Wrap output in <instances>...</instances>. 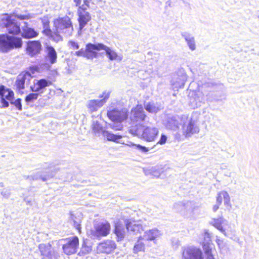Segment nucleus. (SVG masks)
Masks as SVG:
<instances>
[{"label":"nucleus","mask_w":259,"mask_h":259,"mask_svg":"<svg viewBox=\"0 0 259 259\" xmlns=\"http://www.w3.org/2000/svg\"><path fill=\"white\" fill-rule=\"evenodd\" d=\"M91 0H83V4L81 7L89 8L90 7V3H91Z\"/></svg>","instance_id":"nucleus-53"},{"label":"nucleus","mask_w":259,"mask_h":259,"mask_svg":"<svg viewBox=\"0 0 259 259\" xmlns=\"http://www.w3.org/2000/svg\"><path fill=\"white\" fill-rule=\"evenodd\" d=\"M203 237L205 241L204 243H208L210 242V235L207 230H205Z\"/></svg>","instance_id":"nucleus-50"},{"label":"nucleus","mask_w":259,"mask_h":259,"mask_svg":"<svg viewBox=\"0 0 259 259\" xmlns=\"http://www.w3.org/2000/svg\"><path fill=\"white\" fill-rule=\"evenodd\" d=\"M47 49H53V48L52 47H48Z\"/></svg>","instance_id":"nucleus-62"},{"label":"nucleus","mask_w":259,"mask_h":259,"mask_svg":"<svg viewBox=\"0 0 259 259\" xmlns=\"http://www.w3.org/2000/svg\"><path fill=\"white\" fill-rule=\"evenodd\" d=\"M31 177L33 180H38L41 179L43 181H46L48 179V177L47 176H43L41 173V172H37L35 174H33L31 175Z\"/></svg>","instance_id":"nucleus-43"},{"label":"nucleus","mask_w":259,"mask_h":259,"mask_svg":"<svg viewBox=\"0 0 259 259\" xmlns=\"http://www.w3.org/2000/svg\"><path fill=\"white\" fill-rule=\"evenodd\" d=\"M107 115L112 121L121 123L127 118V110L126 108L114 109L108 111Z\"/></svg>","instance_id":"nucleus-12"},{"label":"nucleus","mask_w":259,"mask_h":259,"mask_svg":"<svg viewBox=\"0 0 259 259\" xmlns=\"http://www.w3.org/2000/svg\"><path fill=\"white\" fill-rule=\"evenodd\" d=\"M161 231L156 228H154L145 232L144 239L148 241H153L161 235Z\"/></svg>","instance_id":"nucleus-22"},{"label":"nucleus","mask_w":259,"mask_h":259,"mask_svg":"<svg viewBox=\"0 0 259 259\" xmlns=\"http://www.w3.org/2000/svg\"><path fill=\"white\" fill-rule=\"evenodd\" d=\"M92 128L93 133L98 136L103 134V132L105 130H103V126L99 123L98 121H93Z\"/></svg>","instance_id":"nucleus-30"},{"label":"nucleus","mask_w":259,"mask_h":259,"mask_svg":"<svg viewBox=\"0 0 259 259\" xmlns=\"http://www.w3.org/2000/svg\"><path fill=\"white\" fill-rule=\"evenodd\" d=\"M38 35V33L33 28L30 27H23L22 28V36L25 38H31Z\"/></svg>","instance_id":"nucleus-27"},{"label":"nucleus","mask_w":259,"mask_h":259,"mask_svg":"<svg viewBox=\"0 0 259 259\" xmlns=\"http://www.w3.org/2000/svg\"><path fill=\"white\" fill-rule=\"evenodd\" d=\"M38 248L42 259H57L59 256V253L52 249L50 243L39 244Z\"/></svg>","instance_id":"nucleus-8"},{"label":"nucleus","mask_w":259,"mask_h":259,"mask_svg":"<svg viewBox=\"0 0 259 259\" xmlns=\"http://www.w3.org/2000/svg\"><path fill=\"white\" fill-rule=\"evenodd\" d=\"M21 102L20 99H17L16 100H12L11 104L14 105L19 111H21L22 108Z\"/></svg>","instance_id":"nucleus-45"},{"label":"nucleus","mask_w":259,"mask_h":259,"mask_svg":"<svg viewBox=\"0 0 259 259\" xmlns=\"http://www.w3.org/2000/svg\"><path fill=\"white\" fill-rule=\"evenodd\" d=\"M116 245L114 241L107 240L100 243L97 247V250L100 252L110 253L116 248Z\"/></svg>","instance_id":"nucleus-18"},{"label":"nucleus","mask_w":259,"mask_h":259,"mask_svg":"<svg viewBox=\"0 0 259 259\" xmlns=\"http://www.w3.org/2000/svg\"><path fill=\"white\" fill-rule=\"evenodd\" d=\"M186 40H187L188 45L190 49H194L195 48V41H194L193 38H186Z\"/></svg>","instance_id":"nucleus-49"},{"label":"nucleus","mask_w":259,"mask_h":259,"mask_svg":"<svg viewBox=\"0 0 259 259\" xmlns=\"http://www.w3.org/2000/svg\"><path fill=\"white\" fill-rule=\"evenodd\" d=\"M23 41L21 37L8 35L7 34L0 35V48L4 49H18L22 47Z\"/></svg>","instance_id":"nucleus-5"},{"label":"nucleus","mask_w":259,"mask_h":259,"mask_svg":"<svg viewBox=\"0 0 259 259\" xmlns=\"http://www.w3.org/2000/svg\"><path fill=\"white\" fill-rule=\"evenodd\" d=\"M71 219L73 221L74 227L80 233L81 232L80 219L79 218H76V217H75V215L72 214H71Z\"/></svg>","instance_id":"nucleus-37"},{"label":"nucleus","mask_w":259,"mask_h":259,"mask_svg":"<svg viewBox=\"0 0 259 259\" xmlns=\"http://www.w3.org/2000/svg\"><path fill=\"white\" fill-rule=\"evenodd\" d=\"M228 222L222 218H221L220 219H213L210 222V224H211L212 226H213L215 228H216L217 229H218L221 232H222L223 234H224L226 236H227L229 235V234L228 232H226V228L224 227L226 225H228Z\"/></svg>","instance_id":"nucleus-20"},{"label":"nucleus","mask_w":259,"mask_h":259,"mask_svg":"<svg viewBox=\"0 0 259 259\" xmlns=\"http://www.w3.org/2000/svg\"><path fill=\"white\" fill-rule=\"evenodd\" d=\"M44 27L42 33L56 42L62 40L63 36H70L73 31L72 21L68 17L54 20L53 30L49 27V22L44 23Z\"/></svg>","instance_id":"nucleus-1"},{"label":"nucleus","mask_w":259,"mask_h":259,"mask_svg":"<svg viewBox=\"0 0 259 259\" xmlns=\"http://www.w3.org/2000/svg\"><path fill=\"white\" fill-rule=\"evenodd\" d=\"M110 225L107 221L96 223L92 233L94 237L99 238L107 236L110 231Z\"/></svg>","instance_id":"nucleus-7"},{"label":"nucleus","mask_w":259,"mask_h":259,"mask_svg":"<svg viewBox=\"0 0 259 259\" xmlns=\"http://www.w3.org/2000/svg\"><path fill=\"white\" fill-rule=\"evenodd\" d=\"M14 99V93L10 89H6L4 85L0 86V107L7 108L9 106L8 101L11 102Z\"/></svg>","instance_id":"nucleus-10"},{"label":"nucleus","mask_w":259,"mask_h":259,"mask_svg":"<svg viewBox=\"0 0 259 259\" xmlns=\"http://www.w3.org/2000/svg\"><path fill=\"white\" fill-rule=\"evenodd\" d=\"M216 242L221 251H227L228 250L227 244L224 240L217 236Z\"/></svg>","instance_id":"nucleus-35"},{"label":"nucleus","mask_w":259,"mask_h":259,"mask_svg":"<svg viewBox=\"0 0 259 259\" xmlns=\"http://www.w3.org/2000/svg\"><path fill=\"white\" fill-rule=\"evenodd\" d=\"M162 172V168L159 166H156L147 169L146 171V174L147 175H151L154 177L158 178Z\"/></svg>","instance_id":"nucleus-31"},{"label":"nucleus","mask_w":259,"mask_h":259,"mask_svg":"<svg viewBox=\"0 0 259 259\" xmlns=\"http://www.w3.org/2000/svg\"><path fill=\"white\" fill-rule=\"evenodd\" d=\"M219 205L218 203L216 205H214L213 207V211H216L219 208Z\"/></svg>","instance_id":"nucleus-57"},{"label":"nucleus","mask_w":259,"mask_h":259,"mask_svg":"<svg viewBox=\"0 0 259 259\" xmlns=\"http://www.w3.org/2000/svg\"><path fill=\"white\" fill-rule=\"evenodd\" d=\"M74 2L75 3V5L77 7H81L80 5L81 4V0H73Z\"/></svg>","instance_id":"nucleus-56"},{"label":"nucleus","mask_w":259,"mask_h":259,"mask_svg":"<svg viewBox=\"0 0 259 259\" xmlns=\"http://www.w3.org/2000/svg\"><path fill=\"white\" fill-rule=\"evenodd\" d=\"M92 250V247L90 246H88L84 242L81 246L80 251L78 253L79 255H82L83 254L89 253Z\"/></svg>","instance_id":"nucleus-38"},{"label":"nucleus","mask_w":259,"mask_h":259,"mask_svg":"<svg viewBox=\"0 0 259 259\" xmlns=\"http://www.w3.org/2000/svg\"><path fill=\"white\" fill-rule=\"evenodd\" d=\"M39 50H26V54L31 57H34L36 54L39 53Z\"/></svg>","instance_id":"nucleus-48"},{"label":"nucleus","mask_w":259,"mask_h":259,"mask_svg":"<svg viewBox=\"0 0 259 259\" xmlns=\"http://www.w3.org/2000/svg\"><path fill=\"white\" fill-rule=\"evenodd\" d=\"M114 233L116 234L117 240H122L125 236V231L124 227L119 224H115Z\"/></svg>","instance_id":"nucleus-28"},{"label":"nucleus","mask_w":259,"mask_h":259,"mask_svg":"<svg viewBox=\"0 0 259 259\" xmlns=\"http://www.w3.org/2000/svg\"><path fill=\"white\" fill-rule=\"evenodd\" d=\"M183 116L180 117L178 115L169 116L164 121V124L166 128L172 131H177L180 125L182 124Z\"/></svg>","instance_id":"nucleus-14"},{"label":"nucleus","mask_w":259,"mask_h":259,"mask_svg":"<svg viewBox=\"0 0 259 259\" xmlns=\"http://www.w3.org/2000/svg\"><path fill=\"white\" fill-rule=\"evenodd\" d=\"M123 144H125L129 147H133L135 149L137 150L139 152L144 154H147L149 150L152 149L141 145L140 144H135L130 141H127L126 143L124 142Z\"/></svg>","instance_id":"nucleus-25"},{"label":"nucleus","mask_w":259,"mask_h":259,"mask_svg":"<svg viewBox=\"0 0 259 259\" xmlns=\"http://www.w3.org/2000/svg\"><path fill=\"white\" fill-rule=\"evenodd\" d=\"M51 84V82L45 79L34 80L33 85L31 86V90L33 92H39L47 87Z\"/></svg>","instance_id":"nucleus-21"},{"label":"nucleus","mask_w":259,"mask_h":259,"mask_svg":"<svg viewBox=\"0 0 259 259\" xmlns=\"http://www.w3.org/2000/svg\"><path fill=\"white\" fill-rule=\"evenodd\" d=\"M131 133L135 136L140 137L148 142L154 141L158 134L159 131L156 127H151L140 125L136 128L131 130Z\"/></svg>","instance_id":"nucleus-2"},{"label":"nucleus","mask_w":259,"mask_h":259,"mask_svg":"<svg viewBox=\"0 0 259 259\" xmlns=\"http://www.w3.org/2000/svg\"><path fill=\"white\" fill-rule=\"evenodd\" d=\"M125 223L126 229L128 232L137 234L138 233H141L144 230V228L139 221L126 220Z\"/></svg>","instance_id":"nucleus-19"},{"label":"nucleus","mask_w":259,"mask_h":259,"mask_svg":"<svg viewBox=\"0 0 259 259\" xmlns=\"http://www.w3.org/2000/svg\"><path fill=\"white\" fill-rule=\"evenodd\" d=\"M3 53H6L7 52V50H4V49H2V50H1Z\"/></svg>","instance_id":"nucleus-60"},{"label":"nucleus","mask_w":259,"mask_h":259,"mask_svg":"<svg viewBox=\"0 0 259 259\" xmlns=\"http://www.w3.org/2000/svg\"><path fill=\"white\" fill-rule=\"evenodd\" d=\"M110 93L109 92H104L102 95L99 96L100 100H91L87 103V108L90 112L97 111L106 102L107 99L109 98Z\"/></svg>","instance_id":"nucleus-6"},{"label":"nucleus","mask_w":259,"mask_h":259,"mask_svg":"<svg viewBox=\"0 0 259 259\" xmlns=\"http://www.w3.org/2000/svg\"><path fill=\"white\" fill-rule=\"evenodd\" d=\"M1 25L6 28L9 34L17 35L20 34V25L13 18L12 14H5L1 19Z\"/></svg>","instance_id":"nucleus-4"},{"label":"nucleus","mask_w":259,"mask_h":259,"mask_svg":"<svg viewBox=\"0 0 259 259\" xmlns=\"http://www.w3.org/2000/svg\"><path fill=\"white\" fill-rule=\"evenodd\" d=\"M167 140V137L164 135H162L160 138V140L158 142L157 144H160V145H163L165 144Z\"/></svg>","instance_id":"nucleus-51"},{"label":"nucleus","mask_w":259,"mask_h":259,"mask_svg":"<svg viewBox=\"0 0 259 259\" xmlns=\"http://www.w3.org/2000/svg\"><path fill=\"white\" fill-rule=\"evenodd\" d=\"M84 52V51H82L81 50H80L79 51H76L75 52V54L77 56H83Z\"/></svg>","instance_id":"nucleus-55"},{"label":"nucleus","mask_w":259,"mask_h":259,"mask_svg":"<svg viewBox=\"0 0 259 259\" xmlns=\"http://www.w3.org/2000/svg\"><path fill=\"white\" fill-rule=\"evenodd\" d=\"M86 49H108L102 44L94 45L92 44H88L86 46Z\"/></svg>","instance_id":"nucleus-44"},{"label":"nucleus","mask_w":259,"mask_h":259,"mask_svg":"<svg viewBox=\"0 0 259 259\" xmlns=\"http://www.w3.org/2000/svg\"><path fill=\"white\" fill-rule=\"evenodd\" d=\"M112 128L115 131L121 130L122 128V126L121 125H119L118 126H115L114 124L111 126Z\"/></svg>","instance_id":"nucleus-54"},{"label":"nucleus","mask_w":259,"mask_h":259,"mask_svg":"<svg viewBox=\"0 0 259 259\" xmlns=\"http://www.w3.org/2000/svg\"><path fill=\"white\" fill-rule=\"evenodd\" d=\"M206 259H215L212 255H208Z\"/></svg>","instance_id":"nucleus-58"},{"label":"nucleus","mask_w":259,"mask_h":259,"mask_svg":"<svg viewBox=\"0 0 259 259\" xmlns=\"http://www.w3.org/2000/svg\"><path fill=\"white\" fill-rule=\"evenodd\" d=\"M32 78L31 74L29 72H23L17 77L16 84L19 90H23L25 88V84H28Z\"/></svg>","instance_id":"nucleus-17"},{"label":"nucleus","mask_w":259,"mask_h":259,"mask_svg":"<svg viewBox=\"0 0 259 259\" xmlns=\"http://www.w3.org/2000/svg\"><path fill=\"white\" fill-rule=\"evenodd\" d=\"M144 238L142 236H140L139 240L134 247V251L137 253L139 251H144L145 249V244L141 241V240L143 239Z\"/></svg>","instance_id":"nucleus-33"},{"label":"nucleus","mask_w":259,"mask_h":259,"mask_svg":"<svg viewBox=\"0 0 259 259\" xmlns=\"http://www.w3.org/2000/svg\"><path fill=\"white\" fill-rule=\"evenodd\" d=\"M183 259H202L201 251L194 247H187L183 252Z\"/></svg>","instance_id":"nucleus-16"},{"label":"nucleus","mask_w":259,"mask_h":259,"mask_svg":"<svg viewBox=\"0 0 259 259\" xmlns=\"http://www.w3.org/2000/svg\"><path fill=\"white\" fill-rule=\"evenodd\" d=\"M41 44L39 40L29 41L27 49H41Z\"/></svg>","instance_id":"nucleus-36"},{"label":"nucleus","mask_w":259,"mask_h":259,"mask_svg":"<svg viewBox=\"0 0 259 259\" xmlns=\"http://www.w3.org/2000/svg\"><path fill=\"white\" fill-rule=\"evenodd\" d=\"M0 187H4V183H0Z\"/></svg>","instance_id":"nucleus-61"},{"label":"nucleus","mask_w":259,"mask_h":259,"mask_svg":"<svg viewBox=\"0 0 259 259\" xmlns=\"http://www.w3.org/2000/svg\"><path fill=\"white\" fill-rule=\"evenodd\" d=\"M211 245L210 242L203 243V249L205 253L207 255H212L211 253Z\"/></svg>","instance_id":"nucleus-40"},{"label":"nucleus","mask_w":259,"mask_h":259,"mask_svg":"<svg viewBox=\"0 0 259 259\" xmlns=\"http://www.w3.org/2000/svg\"><path fill=\"white\" fill-rule=\"evenodd\" d=\"M1 195L4 197L8 198L11 195V191L8 188L4 189L1 192Z\"/></svg>","instance_id":"nucleus-47"},{"label":"nucleus","mask_w":259,"mask_h":259,"mask_svg":"<svg viewBox=\"0 0 259 259\" xmlns=\"http://www.w3.org/2000/svg\"><path fill=\"white\" fill-rule=\"evenodd\" d=\"M198 120L196 116L190 117L183 116L182 121V133L186 137H190L192 135L197 134L200 129L198 126Z\"/></svg>","instance_id":"nucleus-3"},{"label":"nucleus","mask_w":259,"mask_h":259,"mask_svg":"<svg viewBox=\"0 0 259 259\" xmlns=\"http://www.w3.org/2000/svg\"><path fill=\"white\" fill-rule=\"evenodd\" d=\"M38 96L37 93H31L25 97V100L27 103L32 102L37 99Z\"/></svg>","instance_id":"nucleus-42"},{"label":"nucleus","mask_w":259,"mask_h":259,"mask_svg":"<svg viewBox=\"0 0 259 259\" xmlns=\"http://www.w3.org/2000/svg\"><path fill=\"white\" fill-rule=\"evenodd\" d=\"M84 51L83 56L88 59H92L96 56V53L93 50H81Z\"/></svg>","instance_id":"nucleus-41"},{"label":"nucleus","mask_w":259,"mask_h":259,"mask_svg":"<svg viewBox=\"0 0 259 259\" xmlns=\"http://www.w3.org/2000/svg\"><path fill=\"white\" fill-rule=\"evenodd\" d=\"M184 83H185V81H184V80L183 79V80L182 81V82H181V84H180V85H179V87H180V88H181V87H183V86H184Z\"/></svg>","instance_id":"nucleus-59"},{"label":"nucleus","mask_w":259,"mask_h":259,"mask_svg":"<svg viewBox=\"0 0 259 259\" xmlns=\"http://www.w3.org/2000/svg\"><path fill=\"white\" fill-rule=\"evenodd\" d=\"M146 118V116L141 105H137L131 110L130 119L133 123L142 125L141 123L144 122Z\"/></svg>","instance_id":"nucleus-11"},{"label":"nucleus","mask_w":259,"mask_h":259,"mask_svg":"<svg viewBox=\"0 0 259 259\" xmlns=\"http://www.w3.org/2000/svg\"><path fill=\"white\" fill-rule=\"evenodd\" d=\"M106 55L111 60H115L120 61L122 59V56L116 53L114 50H105Z\"/></svg>","instance_id":"nucleus-29"},{"label":"nucleus","mask_w":259,"mask_h":259,"mask_svg":"<svg viewBox=\"0 0 259 259\" xmlns=\"http://www.w3.org/2000/svg\"><path fill=\"white\" fill-rule=\"evenodd\" d=\"M185 205L186 202H179L174 204V208L176 211L182 214V212L184 210V209H185L184 207H185Z\"/></svg>","instance_id":"nucleus-39"},{"label":"nucleus","mask_w":259,"mask_h":259,"mask_svg":"<svg viewBox=\"0 0 259 259\" xmlns=\"http://www.w3.org/2000/svg\"><path fill=\"white\" fill-rule=\"evenodd\" d=\"M12 15L13 16V14H12ZM14 17L17 18L18 19L20 20H23L29 19L31 17V16L29 14H28L26 15L15 14V15H14Z\"/></svg>","instance_id":"nucleus-46"},{"label":"nucleus","mask_w":259,"mask_h":259,"mask_svg":"<svg viewBox=\"0 0 259 259\" xmlns=\"http://www.w3.org/2000/svg\"><path fill=\"white\" fill-rule=\"evenodd\" d=\"M57 59V53L55 50H47V56H46V61L51 64L56 62Z\"/></svg>","instance_id":"nucleus-32"},{"label":"nucleus","mask_w":259,"mask_h":259,"mask_svg":"<svg viewBox=\"0 0 259 259\" xmlns=\"http://www.w3.org/2000/svg\"><path fill=\"white\" fill-rule=\"evenodd\" d=\"M86 8L79 7L77 10L78 18L77 21L79 24V30L81 31L85 25L92 19L90 14L85 11Z\"/></svg>","instance_id":"nucleus-13"},{"label":"nucleus","mask_w":259,"mask_h":259,"mask_svg":"<svg viewBox=\"0 0 259 259\" xmlns=\"http://www.w3.org/2000/svg\"><path fill=\"white\" fill-rule=\"evenodd\" d=\"M224 200V204L226 206L231 207L230 198L229 194L226 191H221L218 194L217 197V203L219 205H221Z\"/></svg>","instance_id":"nucleus-24"},{"label":"nucleus","mask_w":259,"mask_h":259,"mask_svg":"<svg viewBox=\"0 0 259 259\" xmlns=\"http://www.w3.org/2000/svg\"><path fill=\"white\" fill-rule=\"evenodd\" d=\"M189 105L192 108H198L201 105L202 103H204V95L200 91H192L189 94Z\"/></svg>","instance_id":"nucleus-15"},{"label":"nucleus","mask_w":259,"mask_h":259,"mask_svg":"<svg viewBox=\"0 0 259 259\" xmlns=\"http://www.w3.org/2000/svg\"><path fill=\"white\" fill-rule=\"evenodd\" d=\"M62 249L64 253L70 255L76 253L79 245V239L76 236L69 237L66 240Z\"/></svg>","instance_id":"nucleus-9"},{"label":"nucleus","mask_w":259,"mask_h":259,"mask_svg":"<svg viewBox=\"0 0 259 259\" xmlns=\"http://www.w3.org/2000/svg\"><path fill=\"white\" fill-rule=\"evenodd\" d=\"M102 136L107 141H112L119 144H124V142L121 140L122 136L120 135H115L111 132L105 131L103 132Z\"/></svg>","instance_id":"nucleus-23"},{"label":"nucleus","mask_w":259,"mask_h":259,"mask_svg":"<svg viewBox=\"0 0 259 259\" xmlns=\"http://www.w3.org/2000/svg\"><path fill=\"white\" fill-rule=\"evenodd\" d=\"M145 107L146 110L151 113H156L160 110V107L153 103H149Z\"/></svg>","instance_id":"nucleus-34"},{"label":"nucleus","mask_w":259,"mask_h":259,"mask_svg":"<svg viewBox=\"0 0 259 259\" xmlns=\"http://www.w3.org/2000/svg\"><path fill=\"white\" fill-rule=\"evenodd\" d=\"M69 46L72 49H77L78 48V44L73 40H70L69 41Z\"/></svg>","instance_id":"nucleus-52"},{"label":"nucleus","mask_w":259,"mask_h":259,"mask_svg":"<svg viewBox=\"0 0 259 259\" xmlns=\"http://www.w3.org/2000/svg\"><path fill=\"white\" fill-rule=\"evenodd\" d=\"M182 214L187 217H190L194 214V211L196 208L195 206L192 202H186L185 207Z\"/></svg>","instance_id":"nucleus-26"}]
</instances>
